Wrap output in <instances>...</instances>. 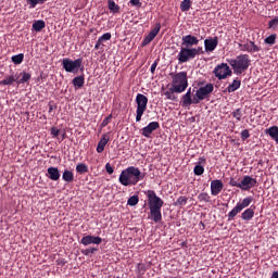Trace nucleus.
Masks as SVG:
<instances>
[{
  "mask_svg": "<svg viewBox=\"0 0 278 278\" xmlns=\"http://www.w3.org/2000/svg\"><path fill=\"white\" fill-rule=\"evenodd\" d=\"M144 194L148 197V205L150 208L151 219L154 223H160L163 218L162 216V207L164 205V201L156 195L155 191L148 190L144 191Z\"/></svg>",
  "mask_w": 278,
  "mask_h": 278,
  "instance_id": "1",
  "label": "nucleus"
},
{
  "mask_svg": "<svg viewBox=\"0 0 278 278\" xmlns=\"http://www.w3.org/2000/svg\"><path fill=\"white\" fill-rule=\"evenodd\" d=\"M143 178L144 176L141 174L139 168L130 166L122 172L119 176V182L126 187L135 186Z\"/></svg>",
  "mask_w": 278,
  "mask_h": 278,
  "instance_id": "2",
  "label": "nucleus"
},
{
  "mask_svg": "<svg viewBox=\"0 0 278 278\" xmlns=\"http://www.w3.org/2000/svg\"><path fill=\"white\" fill-rule=\"evenodd\" d=\"M228 64L232 67V72L237 75L243 74L251 65V59L249 54H239L235 59H230Z\"/></svg>",
  "mask_w": 278,
  "mask_h": 278,
  "instance_id": "3",
  "label": "nucleus"
},
{
  "mask_svg": "<svg viewBox=\"0 0 278 278\" xmlns=\"http://www.w3.org/2000/svg\"><path fill=\"white\" fill-rule=\"evenodd\" d=\"M204 53L202 46L198 48H187L186 46H180V52H178V64L187 63L191 60H194L198 55Z\"/></svg>",
  "mask_w": 278,
  "mask_h": 278,
  "instance_id": "4",
  "label": "nucleus"
},
{
  "mask_svg": "<svg viewBox=\"0 0 278 278\" xmlns=\"http://www.w3.org/2000/svg\"><path fill=\"white\" fill-rule=\"evenodd\" d=\"M172 86L176 93L185 92L188 88V73L178 72V74H174V77H172Z\"/></svg>",
  "mask_w": 278,
  "mask_h": 278,
  "instance_id": "5",
  "label": "nucleus"
},
{
  "mask_svg": "<svg viewBox=\"0 0 278 278\" xmlns=\"http://www.w3.org/2000/svg\"><path fill=\"white\" fill-rule=\"evenodd\" d=\"M62 66L67 73H77L79 68L83 66V59H63Z\"/></svg>",
  "mask_w": 278,
  "mask_h": 278,
  "instance_id": "6",
  "label": "nucleus"
},
{
  "mask_svg": "<svg viewBox=\"0 0 278 278\" xmlns=\"http://www.w3.org/2000/svg\"><path fill=\"white\" fill-rule=\"evenodd\" d=\"M253 202V198L247 197L244 198L240 203H237V206L228 213V220H233L235 217L242 212L245 207L250 206L251 203Z\"/></svg>",
  "mask_w": 278,
  "mask_h": 278,
  "instance_id": "7",
  "label": "nucleus"
},
{
  "mask_svg": "<svg viewBox=\"0 0 278 278\" xmlns=\"http://www.w3.org/2000/svg\"><path fill=\"white\" fill-rule=\"evenodd\" d=\"M213 91L214 86L212 84H206V86L200 87V89L195 90L194 97L198 104H200L201 101L207 99Z\"/></svg>",
  "mask_w": 278,
  "mask_h": 278,
  "instance_id": "8",
  "label": "nucleus"
},
{
  "mask_svg": "<svg viewBox=\"0 0 278 278\" xmlns=\"http://www.w3.org/2000/svg\"><path fill=\"white\" fill-rule=\"evenodd\" d=\"M213 74H215V77H217V79L223 80L226 79L228 76H231L232 72L227 63H222L217 65L215 70H213Z\"/></svg>",
  "mask_w": 278,
  "mask_h": 278,
  "instance_id": "9",
  "label": "nucleus"
},
{
  "mask_svg": "<svg viewBox=\"0 0 278 278\" xmlns=\"http://www.w3.org/2000/svg\"><path fill=\"white\" fill-rule=\"evenodd\" d=\"M239 46V50L247 53H256L261 51L260 46H256L254 41H244L243 43H237Z\"/></svg>",
  "mask_w": 278,
  "mask_h": 278,
  "instance_id": "10",
  "label": "nucleus"
},
{
  "mask_svg": "<svg viewBox=\"0 0 278 278\" xmlns=\"http://www.w3.org/2000/svg\"><path fill=\"white\" fill-rule=\"evenodd\" d=\"M180 104L182 105V108H189L192 104H194V105L199 104L197 101V97L193 96V98H192L191 88H189V90H187V93H185V96H182Z\"/></svg>",
  "mask_w": 278,
  "mask_h": 278,
  "instance_id": "11",
  "label": "nucleus"
},
{
  "mask_svg": "<svg viewBox=\"0 0 278 278\" xmlns=\"http://www.w3.org/2000/svg\"><path fill=\"white\" fill-rule=\"evenodd\" d=\"M257 184V180L255 178H252L251 176H244L242 180L239 182V189L248 191L251 188L255 187Z\"/></svg>",
  "mask_w": 278,
  "mask_h": 278,
  "instance_id": "12",
  "label": "nucleus"
},
{
  "mask_svg": "<svg viewBox=\"0 0 278 278\" xmlns=\"http://www.w3.org/2000/svg\"><path fill=\"white\" fill-rule=\"evenodd\" d=\"M199 42H200V39H198V37H194V35H185L182 36L181 47L193 49L192 47L198 46Z\"/></svg>",
  "mask_w": 278,
  "mask_h": 278,
  "instance_id": "13",
  "label": "nucleus"
},
{
  "mask_svg": "<svg viewBox=\"0 0 278 278\" xmlns=\"http://www.w3.org/2000/svg\"><path fill=\"white\" fill-rule=\"evenodd\" d=\"M218 46V37H210L208 39H204V51L213 52Z\"/></svg>",
  "mask_w": 278,
  "mask_h": 278,
  "instance_id": "14",
  "label": "nucleus"
},
{
  "mask_svg": "<svg viewBox=\"0 0 278 278\" xmlns=\"http://www.w3.org/2000/svg\"><path fill=\"white\" fill-rule=\"evenodd\" d=\"M148 102L149 99L146 96L138 93L136 98L137 111L146 112L148 109Z\"/></svg>",
  "mask_w": 278,
  "mask_h": 278,
  "instance_id": "15",
  "label": "nucleus"
},
{
  "mask_svg": "<svg viewBox=\"0 0 278 278\" xmlns=\"http://www.w3.org/2000/svg\"><path fill=\"white\" fill-rule=\"evenodd\" d=\"M224 189V184L222 180L215 179L213 181H211V194H213V197L218 195Z\"/></svg>",
  "mask_w": 278,
  "mask_h": 278,
  "instance_id": "16",
  "label": "nucleus"
},
{
  "mask_svg": "<svg viewBox=\"0 0 278 278\" xmlns=\"http://www.w3.org/2000/svg\"><path fill=\"white\" fill-rule=\"evenodd\" d=\"M160 128V124L157 122L150 123L147 127L142 129V135L146 138H150L152 132Z\"/></svg>",
  "mask_w": 278,
  "mask_h": 278,
  "instance_id": "17",
  "label": "nucleus"
},
{
  "mask_svg": "<svg viewBox=\"0 0 278 278\" xmlns=\"http://www.w3.org/2000/svg\"><path fill=\"white\" fill-rule=\"evenodd\" d=\"M161 30V24H155V28H153V30H151V33H149V35H147L144 41H143V46H147L149 43H151L154 38L157 36V34Z\"/></svg>",
  "mask_w": 278,
  "mask_h": 278,
  "instance_id": "18",
  "label": "nucleus"
},
{
  "mask_svg": "<svg viewBox=\"0 0 278 278\" xmlns=\"http://www.w3.org/2000/svg\"><path fill=\"white\" fill-rule=\"evenodd\" d=\"M80 243H83L84 245H89V244H101L102 243V239L100 237H93V236H85Z\"/></svg>",
  "mask_w": 278,
  "mask_h": 278,
  "instance_id": "19",
  "label": "nucleus"
},
{
  "mask_svg": "<svg viewBox=\"0 0 278 278\" xmlns=\"http://www.w3.org/2000/svg\"><path fill=\"white\" fill-rule=\"evenodd\" d=\"M265 134L268 135L271 140L278 144V126H271L265 130Z\"/></svg>",
  "mask_w": 278,
  "mask_h": 278,
  "instance_id": "20",
  "label": "nucleus"
},
{
  "mask_svg": "<svg viewBox=\"0 0 278 278\" xmlns=\"http://www.w3.org/2000/svg\"><path fill=\"white\" fill-rule=\"evenodd\" d=\"M255 215V207L247 208L243 213H241V219L249 222Z\"/></svg>",
  "mask_w": 278,
  "mask_h": 278,
  "instance_id": "21",
  "label": "nucleus"
},
{
  "mask_svg": "<svg viewBox=\"0 0 278 278\" xmlns=\"http://www.w3.org/2000/svg\"><path fill=\"white\" fill-rule=\"evenodd\" d=\"M110 141V138L106 134H104L98 144V148H97V152L98 153H102L105 149V146L108 144V142Z\"/></svg>",
  "mask_w": 278,
  "mask_h": 278,
  "instance_id": "22",
  "label": "nucleus"
},
{
  "mask_svg": "<svg viewBox=\"0 0 278 278\" xmlns=\"http://www.w3.org/2000/svg\"><path fill=\"white\" fill-rule=\"evenodd\" d=\"M60 172L56 167H49L48 168V177L53 180L56 181L60 179Z\"/></svg>",
  "mask_w": 278,
  "mask_h": 278,
  "instance_id": "23",
  "label": "nucleus"
},
{
  "mask_svg": "<svg viewBox=\"0 0 278 278\" xmlns=\"http://www.w3.org/2000/svg\"><path fill=\"white\" fill-rule=\"evenodd\" d=\"M108 7L113 14H118L121 12V7H118V4L115 3L114 0H108Z\"/></svg>",
  "mask_w": 278,
  "mask_h": 278,
  "instance_id": "24",
  "label": "nucleus"
},
{
  "mask_svg": "<svg viewBox=\"0 0 278 278\" xmlns=\"http://www.w3.org/2000/svg\"><path fill=\"white\" fill-rule=\"evenodd\" d=\"M73 85H74V87H75L76 90L83 88L84 85H85V78H84V76L75 77V78L73 79Z\"/></svg>",
  "mask_w": 278,
  "mask_h": 278,
  "instance_id": "25",
  "label": "nucleus"
},
{
  "mask_svg": "<svg viewBox=\"0 0 278 278\" xmlns=\"http://www.w3.org/2000/svg\"><path fill=\"white\" fill-rule=\"evenodd\" d=\"M46 27V23L43 20H37V22H34L33 29L37 33L41 31Z\"/></svg>",
  "mask_w": 278,
  "mask_h": 278,
  "instance_id": "26",
  "label": "nucleus"
},
{
  "mask_svg": "<svg viewBox=\"0 0 278 278\" xmlns=\"http://www.w3.org/2000/svg\"><path fill=\"white\" fill-rule=\"evenodd\" d=\"M240 87H241V80H239V79L232 80V84H230V86H228V92L232 93V92L237 91Z\"/></svg>",
  "mask_w": 278,
  "mask_h": 278,
  "instance_id": "27",
  "label": "nucleus"
},
{
  "mask_svg": "<svg viewBox=\"0 0 278 278\" xmlns=\"http://www.w3.org/2000/svg\"><path fill=\"white\" fill-rule=\"evenodd\" d=\"M192 2L191 0H182L180 2V11L188 12L191 9Z\"/></svg>",
  "mask_w": 278,
  "mask_h": 278,
  "instance_id": "28",
  "label": "nucleus"
},
{
  "mask_svg": "<svg viewBox=\"0 0 278 278\" xmlns=\"http://www.w3.org/2000/svg\"><path fill=\"white\" fill-rule=\"evenodd\" d=\"M22 79L17 81V85L25 84L31 78V74H28V72H21Z\"/></svg>",
  "mask_w": 278,
  "mask_h": 278,
  "instance_id": "29",
  "label": "nucleus"
},
{
  "mask_svg": "<svg viewBox=\"0 0 278 278\" xmlns=\"http://www.w3.org/2000/svg\"><path fill=\"white\" fill-rule=\"evenodd\" d=\"M15 83L13 74L11 76H7L2 81H0V85L2 86H11Z\"/></svg>",
  "mask_w": 278,
  "mask_h": 278,
  "instance_id": "30",
  "label": "nucleus"
},
{
  "mask_svg": "<svg viewBox=\"0 0 278 278\" xmlns=\"http://www.w3.org/2000/svg\"><path fill=\"white\" fill-rule=\"evenodd\" d=\"M174 93H177L175 88L172 86L169 90H167L164 94L166 96L167 100L176 101V97Z\"/></svg>",
  "mask_w": 278,
  "mask_h": 278,
  "instance_id": "31",
  "label": "nucleus"
},
{
  "mask_svg": "<svg viewBox=\"0 0 278 278\" xmlns=\"http://www.w3.org/2000/svg\"><path fill=\"white\" fill-rule=\"evenodd\" d=\"M76 170L78 174L83 175L89 172L88 166L85 163H80L76 166Z\"/></svg>",
  "mask_w": 278,
  "mask_h": 278,
  "instance_id": "32",
  "label": "nucleus"
},
{
  "mask_svg": "<svg viewBox=\"0 0 278 278\" xmlns=\"http://www.w3.org/2000/svg\"><path fill=\"white\" fill-rule=\"evenodd\" d=\"M11 60L15 65H20L23 63L24 54H14Z\"/></svg>",
  "mask_w": 278,
  "mask_h": 278,
  "instance_id": "33",
  "label": "nucleus"
},
{
  "mask_svg": "<svg viewBox=\"0 0 278 278\" xmlns=\"http://www.w3.org/2000/svg\"><path fill=\"white\" fill-rule=\"evenodd\" d=\"M63 180L66 182H72L74 180V174L70 170H65L62 176Z\"/></svg>",
  "mask_w": 278,
  "mask_h": 278,
  "instance_id": "34",
  "label": "nucleus"
},
{
  "mask_svg": "<svg viewBox=\"0 0 278 278\" xmlns=\"http://www.w3.org/2000/svg\"><path fill=\"white\" fill-rule=\"evenodd\" d=\"M198 200H200V202L208 203L211 202V197L208 193L202 192L198 195Z\"/></svg>",
  "mask_w": 278,
  "mask_h": 278,
  "instance_id": "35",
  "label": "nucleus"
},
{
  "mask_svg": "<svg viewBox=\"0 0 278 278\" xmlns=\"http://www.w3.org/2000/svg\"><path fill=\"white\" fill-rule=\"evenodd\" d=\"M277 35H269L265 37L264 42L269 46H274L276 43Z\"/></svg>",
  "mask_w": 278,
  "mask_h": 278,
  "instance_id": "36",
  "label": "nucleus"
},
{
  "mask_svg": "<svg viewBox=\"0 0 278 278\" xmlns=\"http://www.w3.org/2000/svg\"><path fill=\"white\" fill-rule=\"evenodd\" d=\"M204 172H205V169L201 165H195V167H193V174H195L197 176L203 175Z\"/></svg>",
  "mask_w": 278,
  "mask_h": 278,
  "instance_id": "37",
  "label": "nucleus"
},
{
  "mask_svg": "<svg viewBox=\"0 0 278 278\" xmlns=\"http://www.w3.org/2000/svg\"><path fill=\"white\" fill-rule=\"evenodd\" d=\"M139 203V197L138 195H132L131 198L128 199L127 204L130 206H136Z\"/></svg>",
  "mask_w": 278,
  "mask_h": 278,
  "instance_id": "38",
  "label": "nucleus"
},
{
  "mask_svg": "<svg viewBox=\"0 0 278 278\" xmlns=\"http://www.w3.org/2000/svg\"><path fill=\"white\" fill-rule=\"evenodd\" d=\"M277 27H278V17H273V20L268 22V28L276 29Z\"/></svg>",
  "mask_w": 278,
  "mask_h": 278,
  "instance_id": "39",
  "label": "nucleus"
},
{
  "mask_svg": "<svg viewBox=\"0 0 278 278\" xmlns=\"http://www.w3.org/2000/svg\"><path fill=\"white\" fill-rule=\"evenodd\" d=\"M232 117H235L237 119V122H241V119H242V112H241V110L240 109L235 110L232 112Z\"/></svg>",
  "mask_w": 278,
  "mask_h": 278,
  "instance_id": "40",
  "label": "nucleus"
},
{
  "mask_svg": "<svg viewBox=\"0 0 278 278\" xmlns=\"http://www.w3.org/2000/svg\"><path fill=\"white\" fill-rule=\"evenodd\" d=\"M188 203V198L186 197H178L176 200V205H186Z\"/></svg>",
  "mask_w": 278,
  "mask_h": 278,
  "instance_id": "41",
  "label": "nucleus"
},
{
  "mask_svg": "<svg viewBox=\"0 0 278 278\" xmlns=\"http://www.w3.org/2000/svg\"><path fill=\"white\" fill-rule=\"evenodd\" d=\"M111 38H112L111 33H104L102 37H99V40L100 42H104V41L111 40Z\"/></svg>",
  "mask_w": 278,
  "mask_h": 278,
  "instance_id": "42",
  "label": "nucleus"
},
{
  "mask_svg": "<svg viewBox=\"0 0 278 278\" xmlns=\"http://www.w3.org/2000/svg\"><path fill=\"white\" fill-rule=\"evenodd\" d=\"M98 249L96 248H90V249H86V250H81V253L86 256L90 255V254H93L94 252H97Z\"/></svg>",
  "mask_w": 278,
  "mask_h": 278,
  "instance_id": "43",
  "label": "nucleus"
},
{
  "mask_svg": "<svg viewBox=\"0 0 278 278\" xmlns=\"http://www.w3.org/2000/svg\"><path fill=\"white\" fill-rule=\"evenodd\" d=\"M250 136H251V135H250V132H249L248 129L242 130L241 134H240V138H241L242 141H244V140H247L248 138H250Z\"/></svg>",
  "mask_w": 278,
  "mask_h": 278,
  "instance_id": "44",
  "label": "nucleus"
},
{
  "mask_svg": "<svg viewBox=\"0 0 278 278\" xmlns=\"http://www.w3.org/2000/svg\"><path fill=\"white\" fill-rule=\"evenodd\" d=\"M29 9H35L38 5V0H27Z\"/></svg>",
  "mask_w": 278,
  "mask_h": 278,
  "instance_id": "45",
  "label": "nucleus"
},
{
  "mask_svg": "<svg viewBox=\"0 0 278 278\" xmlns=\"http://www.w3.org/2000/svg\"><path fill=\"white\" fill-rule=\"evenodd\" d=\"M146 111H138L137 110V116H136V121L140 122L142 118V115L144 114Z\"/></svg>",
  "mask_w": 278,
  "mask_h": 278,
  "instance_id": "46",
  "label": "nucleus"
},
{
  "mask_svg": "<svg viewBox=\"0 0 278 278\" xmlns=\"http://www.w3.org/2000/svg\"><path fill=\"white\" fill-rule=\"evenodd\" d=\"M51 135L53 136V138H56L60 135V130L55 127H53L51 129Z\"/></svg>",
  "mask_w": 278,
  "mask_h": 278,
  "instance_id": "47",
  "label": "nucleus"
},
{
  "mask_svg": "<svg viewBox=\"0 0 278 278\" xmlns=\"http://www.w3.org/2000/svg\"><path fill=\"white\" fill-rule=\"evenodd\" d=\"M228 185H230L232 187L240 188V184L237 182L233 178H230V182H228Z\"/></svg>",
  "mask_w": 278,
  "mask_h": 278,
  "instance_id": "48",
  "label": "nucleus"
},
{
  "mask_svg": "<svg viewBox=\"0 0 278 278\" xmlns=\"http://www.w3.org/2000/svg\"><path fill=\"white\" fill-rule=\"evenodd\" d=\"M105 168H106V172H108L110 175H112V174L114 173V169H113V167L110 165V163L106 164Z\"/></svg>",
  "mask_w": 278,
  "mask_h": 278,
  "instance_id": "49",
  "label": "nucleus"
},
{
  "mask_svg": "<svg viewBox=\"0 0 278 278\" xmlns=\"http://www.w3.org/2000/svg\"><path fill=\"white\" fill-rule=\"evenodd\" d=\"M130 4L134 7H140L141 2H140V0H130Z\"/></svg>",
  "mask_w": 278,
  "mask_h": 278,
  "instance_id": "50",
  "label": "nucleus"
},
{
  "mask_svg": "<svg viewBox=\"0 0 278 278\" xmlns=\"http://www.w3.org/2000/svg\"><path fill=\"white\" fill-rule=\"evenodd\" d=\"M58 265L64 266L66 264V261L64 258L56 261Z\"/></svg>",
  "mask_w": 278,
  "mask_h": 278,
  "instance_id": "51",
  "label": "nucleus"
},
{
  "mask_svg": "<svg viewBox=\"0 0 278 278\" xmlns=\"http://www.w3.org/2000/svg\"><path fill=\"white\" fill-rule=\"evenodd\" d=\"M110 121L108 118H105L102 124H101V127L104 128L109 125Z\"/></svg>",
  "mask_w": 278,
  "mask_h": 278,
  "instance_id": "52",
  "label": "nucleus"
},
{
  "mask_svg": "<svg viewBox=\"0 0 278 278\" xmlns=\"http://www.w3.org/2000/svg\"><path fill=\"white\" fill-rule=\"evenodd\" d=\"M13 76H14L15 83L17 84V81L21 80L20 77L22 76V74H13Z\"/></svg>",
  "mask_w": 278,
  "mask_h": 278,
  "instance_id": "53",
  "label": "nucleus"
},
{
  "mask_svg": "<svg viewBox=\"0 0 278 278\" xmlns=\"http://www.w3.org/2000/svg\"><path fill=\"white\" fill-rule=\"evenodd\" d=\"M101 43H102V41H100V39H99V40L97 41V43H96L94 49H96V50H99V49H100Z\"/></svg>",
  "mask_w": 278,
  "mask_h": 278,
  "instance_id": "54",
  "label": "nucleus"
},
{
  "mask_svg": "<svg viewBox=\"0 0 278 278\" xmlns=\"http://www.w3.org/2000/svg\"><path fill=\"white\" fill-rule=\"evenodd\" d=\"M157 67V63H154L152 66H151V72L154 74L155 70Z\"/></svg>",
  "mask_w": 278,
  "mask_h": 278,
  "instance_id": "55",
  "label": "nucleus"
},
{
  "mask_svg": "<svg viewBox=\"0 0 278 278\" xmlns=\"http://www.w3.org/2000/svg\"><path fill=\"white\" fill-rule=\"evenodd\" d=\"M206 163V159L205 157H200V162H198V164H205Z\"/></svg>",
  "mask_w": 278,
  "mask_h": 278,
  "instance_id": "56",
  "label": "nucleus"
},
{
  "mask_svg": "<svg viewBox=\"0 0 278 278\" xmlns=\"http://www.w3.org/2000/svg\"><path fill=\"white\" fill-rule=\"evenodd\" d=\"M271 278H278V270L271 274Z\"/></svg>",
  "mask_w": 278,
  "mask_h": 278,
  "instance_id": "57",
  "label": "nucleus"
},
{
  "mask_svg": "<svg viewBox=\"0 0 278 278\" xmlns=\"http://www.w3.org/2000/svg\"><path fill=\"white\" fill-rule=\"evenodd\" d=\"M47 0H37V4H43Z\"/></svg>",
  "mask_w": 278,
  "mask_h": 278,
  "instance_id": "58",
  "label": "nucleus"
},
{
  "mask_svg": "<svg viewBox=\"0 0 278 278\" xmlns=\"http://www.w3.org/2000/svg\"><path fill=\"white\" fill-rule=\"evenodd\" d=\"M112 114L111 115H109L105 119H108L109 122L112 119Z\"/></svg>",
  "mask_w": 278,
  "mask_h": 278,
  "instance_id": "59",
  "label": "nucleus"
},
{
  "mask_svg": "<svg viewBox=\"0 0 278 278\" xmlns=\"http://www.w3.org/2000/svg\"><path fill=\"white\" fill-rule=\"evenodd\" d=\"M52 111H53V106L50 105V106H49V113H51Z\"/></svg>",
  "mask_w": 278,
  "mask_h": 278,
  "instance_id": "60",
  "label": "nucleus"
},
{
  "mask_svg": "<svg viewBox=\"0 0 278 278\" xmlns=\"http://www.w3.org/2000/svg\"><path fill=\"white\" fill-rule=\"evenodd\" d=\"M65 137H66V134L64 132V134L62 135V140H64Z\"/></svg>",
  "mask_w": 278,
  "mask_h": 278,
  "instance_id": "61",
  "label": "nucleus"
}]
</instances>
